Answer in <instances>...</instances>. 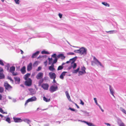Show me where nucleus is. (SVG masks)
Listing matches in <instances>:
<instances>
[{"instance_id":"f257e3e1","label":"nucleus","mask_w":126,"mask_h":126,"mask_svg":"<svg viewBox=\"0 0 126 126\" xmlns=\"http://www.w3.org/2000/svg\"><path fill=\"white\" fill-rule=\"evenodd\" d=\"M37 99L36 97L35 96H33L31 98L28 99L26 101L25 104V105H26L29 102H32L36 101Z\"/></svg>"},{"instance_id":"f03ea898","label":"nucleus","mask_w":126,"mask_h":126,"mask_svg":"<svg viewBox=\"0 0 126 126\" xmlns=\"http://www.w3.org/2000/svg\"><path fill=\"white\" fill-rule=\"evenodd\" d=\"M58 89V87L57 86H54L52 85L50 86L49 90L50 92L52 93L56 91Z\"/></svg>"},{"instance_id":"7ed1b4c3","label":"nucleus","mask_w":126,"mask_h":126,"mask_svg":"<svg viewBox=\"0 0 126 126\" xmlns=\"http://www.w3.org/2000/svg\"><path fill=\"white\" fill-rule=\"evenodd\" d=\"M87 50L85 48L82 47L79 49V54L81 55H85Z\"/></svg>"},{"instance_id":"20e7f679","label":"nucleus","mask_w":126,"mask_h":126,"mask_svg":"<svg viewBox=\"0 0 126 126\" xmlns=\"http://www.w3.org/2000/svg\"><path fill=\"white\" fill-rule=\"evenodd\" d=\"M4 86L5 88V89L8 91H10L12 88V86L7 83H4Z\"/></svg>"},{"instance_id":"39448f33","label":"nucleus","mask_w":126,"mask_h":126,"mask_svg":"<svg viewBox=\"0 0 126 126\" xmlns=\"http://www.w3.org/2000/svg\"><path fill=\"white\" fill-rule=\"evenodd\" d=\"M25 84L28 86H30L32 85V80L30 78H28L25 82Z\"/></svg>"},{"instance_id":"423d86ee","label":"nucleus","mask_w":126,"mask_h":126,"mask_svg":"<svg viewBox=\"0 0 126 126\" xmlns=\"http://www.w3.org/2000/svg\"><path fill=\"white\" fill-rule=\"evenodd\" d=\"M3 69L0 67V79L4 78L5 76L3 74Z\"/></svg>"},{"instance_id":"0eeeda50","label":"nucleus","mask_w":126,"mask_h":126,"mask_svg":"<svg viewBox=\"0 0 126 126\" xmlns=\"http://www.w3.org/2000/svg\"><path fill=\"white\" fill-rule=\"evenodd\" d=\"M43 74L42 72H39L38 74L36 76V78L38 79H42L43 77Z\"/></svg>"},{"instance_id":"6e6552de","label":"nucleus","mask_w":126,"mask_h":126,"mask_svg":"<svg viewBox=\"0 0 126 126\" xmlns=\"http://www.w3.org/2000/svg\"><path fill=\"white\" fill-rule=\"evenodd\" d=\"M13 119L14 121L16 123L20 122L22 121V120L20 118H16L13 117Z\"/></svg>"},{"instance_id":"1a4fd4ad","label":"nucleus","mask_w":126,"mask_h":126,"mask_svg":"<svg viewBox=\"0 0 126 126\" xmlns=\"http://www.w3.org/2000/svg\"><path fill=\"white\" fill-rule=\"evenodd\" d=\"M41 87L45 90H47L49 87V85L47 83L43 84L41 86Z\"/></svg>"},{"instance_id":"9d476101","label":"nucleus","mask_w":126,"mask_h":126,"mask_svg":"<svg viewBox=\"0 0 126 126\" xmlns=\"http://www.w3.org/2000/svg\"><path fill=\"white\" fill-rule=\"evenodd\" d=\"M51 79H55L56 77V75L54 73L50 72L49 73Z\"/></svg>"},{"instance_id":"9b49d317","label":"nucleus","mask_w":126,"mask_h":126,"mask_svg":"<svg viewBox=\"0 0 126 126\" xmlns=\"http://www.w3.org/2000/svg\"><path fill=\"white\" fill-rule=\"evenodd\" d=\"M29 90L30 91V94L32 95H33L36 93V92L34 89L30 88L29 89Z\"/></svg>"},{"instance_id":"f8f14e48","label":"nucleus","mask_w":126,"mask_h":126,"mask_svg":"<svg viewBox=\"0 0 126 126\" xmlns=\"http://www.w3.org/2000/svg\"><path fill=\"white\" fill-rule=\"evenodd\" d=\"M32 63H30L28 65L27 67V70L28 71H31L32 69Z\"/></svg>"},{"instance_id":"ddd939ff","label":"nucleus","mask_w":126,"mask_h":126,"mask_svg":"<svg viewBox=\"0 0 126 126\" xmlns=\"http://www.w3.org/2000/svg\"><path fill=\"white\" fill-rule=\"evenodd\" d=\"M39 51H38L32 54V58L36 57L39 54Z\"/></svg>"},{"instance_id":"4468645a","label":"nucleus","mask_w":126,"mask_h":126,"mask_svg":"<svg viewBox=\"0 0 126 126\" xmlns=\"http://www.w3.org/2000/svg\"><path fill=\"white\" fill-rule=\"evenodd\" d=\"M65 57L64 56L63 54H60L58 55L57 56V58H61L62 59H64Z\"/></svg>"},{"instance_id":"2eb2a0df","label":"nucleus","mask_w":126,"mask_h":126,"mask_svg":"<svg viewBox=\"0 0 126 126\" xmlns=\"http://www.w3.org/2000/svg\"><path fill=\"white\" fill-rule=\"evenodd\" d=\"M94 59V60L95 62V63H98L100 66H102V65L101 64V63L96 58L94 57L93 58Z\"/></svg>"},{"instance_id":"dca6fc26","label":"nucleus","mask_w":126,"mask_h":126,"mask_svg":"<svg viewBox=\"0 0 126 126\" xmlns=\"http://www.w3.org/2000/svg\"><path fill=\"white\" fill-rule=\"evenodd\" d=\"M26 68L25 66H23L21 68L20 71L22 74H24L26 72Z\"/></svg>"},{"instance_id":"f3484780","label":"nucleus","mask_w":126,"mask_h":126,"mask_svg":"<svg viewBox=\"0 0 126 126\" xmlns=\"http://www.w3.org/2000/svg\"><path fill=\"white\" fill-rule=\"evenodd\" d=\"M48 68L50 71H53L55 70V69L54 68V65L53 64H52L51 66H50Z\"/></svg>"},{"instance_id":"a211bd4d","label":"nucleus","mask_w":126,"mask_h":126,"mask_svg":"<svg viewBox=\"0 0 126 126\" xmlns=\"http://www.w3.org/2000/svg\"><path fill=\"white\" fill-rule=\"evenodd\" d=\"M65 93L66 96L67 97L68 99L69 100V101H71V99L70 98V96L68 92L67 91H66L65 92Z\"/></svg>"},{"instance_id":"6ab92c4d","label":"nucleus","mask_w":126,"mask_h":126,"mask_svg":"<svg viewBox=\"0 0 126 126\" xmlns=\"http://www.w3.org/2000/svg\"><path fill=\"white\" fill-rule=\"evenodd\" d=\"M14 79L17 82L19 83L20 81V79L19 77H14Z\"/></svg>"},{"instance_id":"aec40b11","label":"nucleus","mask_w":126,"mask_h":126,"mask_svg":"<svg viewBox=\"0 0 126 126\" xmlns=\"http://www.w3.org/2000/svg\"><path fill=\"white\" fill-rule=\"evenodd\" d=\"M15 67L14 66H12L10 68V72L11 73L14 72L15 71Z\"/></svg>"},{"instance_id":"412c9836","label":"nucleus","mask_w":126,"mask_h":126,"mask_svg":"<svg viewBox=\"0 0 126 126\" xmlns=\"http://www.w3.org/2000/svg\"><path fill=\"white\" fill-rule=\"evenodd\" d=\"M79 69L80 67H79L78 68H77V69L74 70L72 72V73H77L79 72Z\"/></svg>"},{"instance_id":"4be33fe9","label":"nucleus","mask_w":126,"mask_h":126,"mask_svg":"<svg viewBox=\"0 0 126 126\" xmlns=\"http://www.w3.org/2000/svg\"><path fill=\"white\" fill-rule=\"evenodd\" d=\"M30 75V74L29 73H27L25 75L24 79L27 80L28 79V77Z\"/></svg>"},{"instance_id":"5701e85b","label":"nucleus","mask_w":126,"mask_h":126,"mask_svg":"<svg viewBox=\"0 0 126 126\" xmlns=\"http://www.w3.org/2000/svg\"><path fill=\"white\" fill-rule=\"evenodd\" d=\"M43 100L46 102H48L50 101V99H47L45 96H44L43 97Z\"/></svg>"},{"instance_id":"b1692460","label":"nucleus","mask_w":126,"mask_h":126,"mask_svg":"<svg viewBox=\"0 0 126 126\" xmlns=\"http://www.w3.org/2000/svg\"><path fill=\"white\" fill-rule=\"evenodd\" d=\"M110 92L111 93V94H112V95L114 97V92L113 91L111 88V87L110 86Z\"/></svg>"},{"instance_id":"393cba45","label":"nucleus","mask_w":126,"mask_h":126,"mask_svg":"<svg viewBox=\"0 0 126 126\" xmlns=\"http://www.w3.org/2000/svg\"><path fill=\"white\" fill-rule=\"evenodd\" d=\"M102 3L103 5L109 7L110 6L109 4L106 2H102Z\"/></svg>"},{"instance_id":"a878e982","label":"nucleus","mask_w":126,"mask_h":126,"mask_svg":"<svg viewBox=\"0 0 126 126\" xmlns=\"http://www.w3.org/2000/svg\"><path fill=\"white\" fill-rule=\"evenodd\" d=\"M40 80L38 82V84L39 85H40L43 82L44 79H40Z\"/></svg>"},{"instance_id":"bb28decb","label":"nucleus","mask_w":126,"mask_h":126,"mask_svg":"<svg viewBox=\"0 0 126 126\" xmlns=\"http://www.w3.org/2000/svg\"><path fill=\"white\" fill-rule=\"evenodd\" d=\"M76 58L75 57H74L72 59H70V61H72V62H71V64H72L73 63H74L76 61Z\"/></svg>"},{"instance_id":"cd10ccee","label":"nucleus","mask_w":126,"mask_h":126,"mask_svg":"<svg viewBox=\"0 0 126 126\" xmlns=\"http://www.w3.org/2000/svg\"><path fill=\"white\" fill-rule=\"evenodd\" d=\"M63 68V66L62 65H60L58 66V70H60L62 69Z\"/></svg>"},{"instance_id":"c85d7f7f","label":"nucleus","mask_w":126,"mask_h":126,"mask_svg":"<svg viewBox=\"0 0 126 126\" xmlns=\"http://www.w3.org/2000/svg\"><path fill=\"white\" fill-rule=\"evenodd\" d=\"M0 112L3 114H7V112H4L2 109L0 108Z\"/></svg>"},{"instance_id":"c756f323","label":"nucleus","mask_w":126,"mask_h":126,"mask_svg":"<svg viewBox=\"0 0 126 126\" xmlns=\"http://www.w3.org/2000/svg\"><path fill=\"white\" fill-rule=\"evenodd\" d=\"M81 70H82L81 71H82L84 73H86V72L85 71L86 68L85 67H84V66H83L81 67Z\"/></svg>"},{"instance_id":"7c9ffc66","label":"nucleus","mask_w":126,"mask_h":126,"mask_svg":"<svg viewBox=\"0 0 126 126\" xmlns=\"http://www.w3.org/2000/svg\"><path fill=\"white\" fill-rule=\"evenodd\" d=\"M59 58H55V59L54 60L53 62L52 63V64H54L56 63L58 59Z\"/></svg>"},{"instance_id":"2f4dec72","label":"nucleus","mask_w":126,"mask_h":126,"mask_svg":"<svg viewBox=\"0 0 126 126\" xmlns=\"http://www.w3.org/2000/svg\"><path fill=\"white\" fill-rule=\"evenodd\" d=\"M41 53L42 54H49V53L48 52L45 50L42 51L41 52Z\"/></svg>"},{"instance_id":"473e14b6","label":"nucleus","mask_w":126,"mask_h":126,"mask_svg":"<svg viewBox=\"0 0 126 126\" xmlns=\"http://www.w3.org/2000/svg\"><path fill=\"white\" fill-rule=\"evenodd\" d=\"M84 122H85V123H86L88 125L90 126H93V124L92 123H88V122H87L85 121H84Z\"/></svg>"},{"instance_id":"72a5a7b5","label":"nucleus","mask_w":126,"mask_h":126,"mask_svg":"<svg viewBox=\"0 0 126 126\" xmlns=\"http://www.w3.org/2000/svg\"><path fill=\"white\" fill-rule=\"evenodd\" d=\"M120 110L124 113L126 114V111L122 107L120 108Z\"/></svg>"},{"instance_id":"f704fd0d","label":"nucleus","mask_w":126,"mask_h":126,"mask_svg":"<svg viewBox=\"0 0 126 126\" xmlns=\"http://www.w3.org/2000/svg\"><path fill=\"white\" fill-rule=\"evenodd\" d=\"M6 121L9 123H10L11 122L10 119L9 117H7L6 119Z\"/></svg>"},{"instance_id":"c9c22d12","label":"nucleus","mask_w":126,"mask_h":126,"mask_svg":"<svg viewBox=\"0 0 126 126\" xmlns=\"http://www.w3.org/2000/svg\"><path fill=\"white\" fill-rule=\"evenodd\" d=\"M52 60V58H48L49 64H50L51 63Z\"/></svg>"},{"instance_id":"e433bc0d","label":"nucleus","mask_w":126,"mask_h":126,"mask_svg":"<svg viewBox=\"0 0 126 126\" xmlns=\"http://www.w3.org/2000/svg\"><path fill=\"white\" fill-rule=\"evenodd\" d=\"M29 28H24L23 30L22 29H20V30H17V31H15V32H17L18 31H26Z\"/></svg>"},{"instance_id":"4c0bfd02","label":"nucleus","mask_w":126,"mask_h":126,"mask_svg":"<svg viewBox=\"0 0 126 126\" xmlns=\"http://www.w3.org/2000/svg\"><path fill=\"white\" fill-rule=\"evenodd\" d=\"M79 75H82L86 73H84L82 71H80L79 72Z\"/></svg>"},{"instance_id":"58836bf2","label":"nucleus","mask_w":126,"mask_h":126,"mask_svg":"<svg viewBox=\"0 0 126 126\" xmlns=\"http://www.w3.org/2000/svg\"><path fill=\"white\" fill-rule=\"evenodd\" d=\"M77 66V65L76 63H74L73 65V66H72L73 67V69H75L76 68Z\"/></svg>"},{"instance_id":"ea45409f","label":"nucleus","mask_w":126,"mask_h":126,"mask_svg":"<svg viewBox=\"0 0 126 126\" xmlns=\"http://www.w3.org/2000/svg\"><path fill=\"white\" fill-rule=\"evenodd\" d=\"M2 24H0V25H3L4 26H6V27L7 26L6 25V23L2 21Z\"/></svg>"},{"instance_id":"a19ab883","label":"nucleus","mask_w":126,"mask_h":126,"mask_svg":"<svg viewBox=\"0 0 126 126\" xmlns=\"http://www.w3.org/2000/svg\"><path fill=\"white\" fill-rule=\"evenodd\" d=\"M69 109H70V110H71L73 111L76 112L77 111V110H76L75 109H74L72 108H69Z\"/></svg>"},{"instance_id":"79ce46f5","label":"nucleus","mask_w":126,"mask_h":126,"mask_svg":"<svg viewBox=\"0 0 126 126\" xmlns=\"http://www.w3.org/2000/svg\"><path fill=\"white\" fill-rule=\"evenodd\" d=\"M4 91L3 88L2 87H0V93H2Z\"/></svg>"},{"instance_id":"37998d69","label":"nucleus","mask_w":126,"mask_h":126,"mask_svg":"<svg viewBox=\"0 0 126 126\" xmlns=\"http://www.w3.org/2000/svg\"><path fill=\"white\" fill-rule=\"evenodd\" d=\"M13 76H15L18 75V73L17 72L15 73L14 71L11 73Z\"/></svg>"},{"instance_id":"c03bdc74","label":"nucleus","mask_w":126,"mask_h":126,"mask_svg":"<svg viewBox=\"0 0 126 126\" xmlns=\"http://www.w3.org/2000/svg\"><path fill=\"white\" fill-rule=\"evenodd\" d=\"M56 54L54 53L52 55V57L53 58H57V56H56Z\"/></svg>"},{"instance_id":"a18cd8bd","label":"nucleus","mask_w":126,"mask_h":126,"mask_svg":"<svg viewBox=\"0 0 126 126\" xmlns=\"http://www.w3.org/2000/svg\"><path fill=\"white\" fill-rule=\"evenodd\" d=\"M119 125L120 126H126L125 124L122 122L120 123Z\"/></svg>"},{"instance_id":"49530a36","label":"nucleus","mask_w":126,"mask_h":126,"mask_svg":"<svg viewBox=\"0 0 126 126\" xmlns=\"http://www.w3.org/2000/svg\"><path fill=\"white\" fill-rule=\"evenodd\" d=\"M74 52L75 53H79V49L75 50L74 51Z\"/></svg>"},{"instance_id":"de8ad7c7","label":"nucleus","mask_w":126,"mask_h":126,"mask_svg":"<svg viewBox=\"0 0 126 126\" xmlns=\"http://www.w3.org/2000/svg\"><path fill=\"white\" fill-rule=\"evenodd\" d=\"M38 64L37 63L36 61L33 64V66H37Z\"/></svg>"},{"instance_id":"09e8293b","label":"nucleus","mask_w":126,"mask_h":126,"mask_svg":"<svg viewBox=\"0 0 126 126\" xmlns=\"http://www.w3.org/2000/svg\"><path fill=\"white\" fill-rule=\"evenodd\" d=\"M25 121L27 122L28 124H29L31 122L30 120L28 119H26L25 120Z\"/></svg>"},{"instance_id":"8fccbe9b","label":"nucleus","mask_w":126,"mask_h":126,"mask_svg":"<svg viewBox=\"0 0 126 126\" xmlns=\"http://www.w3.org/2000/svg\"><path fill=\"white\" fill-rule=\"evenodd\" d=\"M0 64L2 66L4 65V64L2 60H0Z\"/></svg>"},{"instance_id":"3c124183","label":"nucleus","mask_w":126,"mask_h":126,"mask_svg":"<svg viewBox=\"0 0 126 126\" xmlns=\"http://www.w3.org/2000/svg\"><path fill=\"white\" fill-rule=\"evenodd\" d=\"M16 4H18L19 3V0H14Z\"/></svg>"},{"instance_id":"603ef678","label":"nucleus","mask_w":126,"mask_h":126,"mask_svg":"<svg viewBox=\"0 0 126 126\" xmlns=\"http://www.w3.org/2000/svg\"><path fill=\"white\" fill-rule=\"evenodd\" d=\"M67 55H73L74 54V53L72 52H69V53H67Z\"/></svg>"},{"instance_id":"864d4df0","label":"nucleus","mask_w":126,"mask_h":126,"mask_svg":"<svg viewBox=\"0 0 126 126\" xmlns=\"http://www.w3.org/2000/svg\"><path fill=\"white\" fill-rule=\"evenodd\" d=\"M66 73H67V72L64 71L61 74H62V75H63V76H64L65 75V74Z\"/></svg>"},{"instance_id":"5fc2aeb1","label":"nucleus","mask_w":126,"mask_h":126,"mask_svg":"<svg viewBox=\"0 0 126 126\" xmlns=\"http://www.w3.org/2000/svg\"><path fill=\"white\" fill-rule=\"evenodd\" d=\"M58 16H59V17L60 18H62V16H63L62 14L60 13H59L58 14Z\"/></svg>"},{"instance_id":"6e6d98bb","label":"nucleus","mask_w":126,"mask_h":126,"mask_svg":"<svg viewBox=\"0 0 126 126\" xmlns=\"http://www.w3.org/2000/svg\"><path fill=\"white\" fill-rule=\"evenodd\" d=\"M60 78L62 79H63L64 78L62 74H61L60 77Z\"/></svg>"},{"instance_id":"4d7b16f0","label":"nucleus","mask_w":126,"mask_h":126,"mask_svg":"<svg viewBox=\"0 0 126 126\" xmlns=\"http://www.w3.org/2000/svg\"><path fill=\"white\" fill-rule=\"evenodd\" d=\"M80 104H81L82 105H83L84 104V102L82 101L81 99H80Z\"/></svg>"},{"instance_id":"13d9d810","label":"nucleus","mask_w":126,"mask_h":126,"mask_svg":"<svg viewBox=\"0 0 126 126\" xmlns=\"http://www.w3.org/2000/svg\"><path fill=\"white\" fill-rule=\"evenodd\" d=\"M8 79H9L11 81H12V82H13V81L11 77H8Z\"/></svg>"},{"instance_id":"bf43d9fd","label":"nucleus","mask_w":126,"mask_h":126,"mask_svg":"<svg viewBox=\"0 0 126 126\" xmlns=\"http://www.w3.org/2000/svg\"><path fill=\"white\" fill-rule=\"evenodd\" d=\"M41 67L39 66L37 70V71H39L41 70Z\"/></svg>"},{"instance_id":"052dcab7","label":"nucleus","mask_w":126,"mask_h":126,"mask_svg":"<svg viewBox=\"0 0 126 126\" xmlns=\"http://www.w3.org/2000/svg\"><path fill=\"white\" fill-rule=\"evenodd\" d=\"M47 61H46L44 62V63L46 66L47 65Z\"/></svg>"},{"instance_id":"680f3d73","label":"nucleus","mask_w":126,"mask_h":126,"mask_svg":"<svg viewBox=\"0 0 126 126\" xmlns=\"http://www.w3.org/2000/svg\"><path fill=\"white\" fill-rule=\"evenodd\" d=\"M10 66L9 64H7V65L6 66V67L7 68V69H8L9 67Z\"/></svg>"},{"instance_id":"e2e57ef3","label":"nucleus","mask_w":126,"mask_h":126,"mask_svg":"<svg viewBox=\"0 0 126 126\" xmlns=\"http://www.w3.org/2000/svg\"><path fill=\"white\" fill-rule=\"evenodd\" d=\"M53 79V82H52V83H56V81L55 80V79Z\"/></svg>"},{"instance_id":"0e129e2a","label":"nucleus","mask_w":126,"mask_h":126,"mask_svg":"<svg viewBox=\"0 0 126 126\" xmlns=\"http://www.w3.org/2000/svg\"><path fill=\"white\" fill-rule=\"evenodd\" d=\"M105 125H106L107 126H110V125L109 123H105Z\"/></svg>"},{"instance_id":"69168bd1","label":"nucleus","mask_w":126,"mask_h":126,"mask_svg":"<svg viewBox=\"0 0 126 126\" xmlns=\"http://www.w3.org/2000/svg\"><path fill=\"white\" fill-rule=\"evenodd\" d=\"M94 101L95 103L97 102V100H96V98H94Z\"/></svg>"},{"instance_id":"338daca9","label":"nucleus","mask_w":126,"mask_h":126,"mask_svg":"<svg viewBox=\"0 0 126 126\" xmlns=\"http://www.w3.org/2000/svg\"><path fill=\"white\" fill-rule=\"evenodd\" d=\"M75 104L78 108L79 109V107L76 103H75Z\"/></svg>"},{"instance_id":"774afa93","label":"nucleus","mask_w":126,"mask_h":126,"mask_svg":"<svg viewBox=\"0 0 126 126\" xmlns=\"http://www.w3.org/2000/svg\"><path fill=\"white\" fill-rule=\"evenodd\" d=\"M70 62H71V61H70V60L69 61H67L66 62V63H68Z\"/></svg>"}]
</instances>
